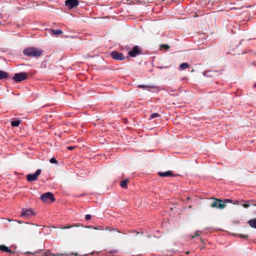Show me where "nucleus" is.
Masks as SVG:
<instances>
[{
  "mask_svg": "<svg viewBox=\"0 0 256 256\" xmlns=\"http://www.w3.org/2000/svg\"><path fill=\"white\" fill-rule=\"evenodd\" d=\"M0 250L4 252H12V251L9 250L8 248L5 246H0Z\"/></svg>",
  "mask_w": 256,
  "mask_h": 256,
  "instance_id": "a211bd4d",
  "label": "nucleus"
},
{
  "mask_svg": "<svg viewBox=\"0 0 256 256\" xmlns=\"http://www.w3.org/2000/svg\"><path fill=\"white\" fill-rule=\"evenodd\" d=\"M50 162L52 164H55L57 162V160L54 158H50Z\"/></svg>",
  "mask_w": 256,
  "mask_h": 256,
  "instance_id": "393cba45",
  "label": "nucleus"
},
{
  "mask_svg": "<svg viewBox=\"0 0 256 256\" xmlns=\"http://www.w3.org/2000/svg\"><path fill=\"white\" fill-rule=\"evenodd\" d=\"M202 233V232L201 231H200V230H196V232H195V234L194 236H192L191 238L193 239L196 236H200Z\"/></svg>",
  "mask_w": 256,
  "mask_h": 256,
  "instance_id": "6ab92c4d",
  "label": "nucleus"
},
{
  "mask_svg": "<svg viewBox=\"0 0 256 256\" xmlns=\"http://www.w3.org/2000/svg\"><path fill=\"white\" fill-rule=\"evenodd\" d=\"M128 179H125L124 180H122V181L120 182V186H121V187L122 188H126L128 187L127 184H128Z\"/></svg>",
  "mask_w": 256,
  "mask_h": 256,
  "instance_id": "dca6fc26",
  "label": "nucleus"
},
{
  "mask_svg": "<svg viewBox=\"0 0 256 256\" xmlns=\"http://www.w3.org/2000/svg\"><path fill=\"white\" fill-rule=\"evenodd\" d=\"M34 214V213L32 209H23L21 214V216H24L28 218Z\"/></svg>",
  "mask_w": 256,
  "mask_h": 256,
  "instance_id": "1a4fd4ad",
  "label": "nucleus"
},
{
  "mask_svg": "<svg viewBox=\"0 0 256 256\" xmlns=\"http://www.w3.org/2000/svg\"><path fill=\"white\" fill-rule=\"evenodd\" d=\"M8 74L3 70H0V80H2L8 78Z\"/></svg>",
  "mask_w": 256,
  "mask_h": 256,
  "instance_id": "2eb2a0df",
  "label": "nucleus"
},
{
  "mask_svg": "<svg viewBox=\"0 0 256 256\" xmlns=\"http://www.w3.org/2000/svg\"><path fill=\"white\" fill-rule=\"evenodd\" d=\"M200 240L202 243H204V240L202 238H200Z\"/></svg>",
  "mask_w": 256,
  "mask_h": 256,
  "instance_id": "c85d7f7f",
  "label": "nucleus"
},
{
  "mask_svg": "<svg viewBox=\"0 0 256 256\" xmlns=\"http://www.w3.org/2000/svg\"><path fill=\"white\" fill-rule=\"evenodd\" d=\"M232 200L230 199H225L224 200L223 202H224V204H226L228 202H232Z\"/></svg>",
  "mask_w": 256,
  "mask_h": 256,
  "instance_id": "bb28decb",
  "label": "nucleus"
},
{
  "mask_svg": "<svg viewBox=\"0 0 256 256\" xmlns=\"http://www.w3.org/2000/svg\"><path fill=\"white\" fill-rule=\"evenodd\" d=\"M78 0H66L65 1V6H68L70 9L76 8L78 5Z\"/></svg>",
  "mask_w": 256,
  "mask_h": 256,
  "instance_id": "6e6552de",
  "label": "nucleus"
},
{
  "mask_svg": "<svg viewBox=\"0 0 256 256\" xmlns=\"http://www.w3.org/2000/svg\"><path fill=\"white\" fill-rule=\"evenodd\" d=\"M2 24V23L0 22V25Z\"/></svg>",
  "mask_w": 256,
  "mask_h": 256,
  "instance_id": "4c0bfd02",
  "label": "nucleus"
},
{
  "mask_svg": "<svg viewBox=\"0 0 256 256\" xmlns=\"http://www.w3.org/2000/svg\"><path fill=\"white\" fill-rule=\"evenodd\" d=\"M21 123H22V120H16L12 121L11 122V125H12V126L15 127V126H18L19 124H21Z\"/></svg>",
  "mask_w": 256,
  "mask_h": 256,
  "instance_id": "f3484780",
  "label": "nucleus"
},
{
  "mask_svg": "<svg viewBox=\"0 0 256 256\" xmlns=\"http://www.w3.org/2000/svg\"><path fill=\"white\" fill-rule=\"evenodd\" d=\"M40 198L44 202L47 204H50L55 200L53 194L50 192H47L42 194Z\"/></svg>",
  "mask_w": 256,
  "mask_h": 256,
  "instance_id": "f03ea898",
  "label": "nucleus"
},
{
  "mask_svg": "<svg viewBox=\"0 0 256 256\" xmlns=\"http://www.w3.org/2000/svg\"><path fill=\"white\" fill-rule=\"evenodd\" d=\"M238 203H239V202H238V201H236V203H234V204H238Z\"/></svg>",
  "mask_w": 256,
  "mask_h": 256,
  "instance_id": "c756f323",
  "label": "nucleus"
},
{
  "mask_svg": "<svg viewBox=\"0 0 256 256\" xmlns=\"http://www.w3.org/2000/svg\"><path fill=\"white\" fill-rule=\"evenodd\" d=\"M142 48L138 46H136L128 52V54L131 57H136L138 55L142 54Z\"/></svg>",
  "mask_w": 256,
  "mask_h": 256,
  "instance_id": "20e7f679",
  "label": "nucleus"
},
{
  "mask_svg": "<svg viewBox=\"0 0 256 256\" xmlns=\"http://www.w3.org/2000/svg\"><path fill=\"white\" fill-rule=\"evenodd\" d=\"M44 254L46 256H55L58 255V254H52L49 250H45V251L44 252Z\"/></svg>",
  "mask_w": 256,
  "mask_h": 256,
  "instance_id": "aec40b11",
  "label": "nucleus"
},
{
  "mask_svg": "<svg viewBox=\"0 0 256 256\" xmlns=\"http://www.w3.org/2000/svg\"><path fill=\"white\" fill-rule=\"evenodd\" d=\"M28 78V76L26 72H21L15 74L12 78L16 82H20Z\"/></svg>",
  "mask_w": 256,
  "mask_h": 256,
  "instance_id": "7ed1b4c3",
  "label": "nucleus"
},
{
  "mask_svg": "<svg viewBox=\"0 0 256 256\" xmlns=\"http://www.w3.org/2000/svg\"><path fill=\"white\" fill-rule=\"evenodd\" d=\"M111 56L116 60H122L125 59L123 54L118 51H113L110 53Z\"/></svg>",
  "mask_w": 256,
  "mask_h": 256,
  "instance_id": "0eeeda50",
  "label": "nucleus"
},
{
  "mask_svg": "<svg viewBox=\"0 0 256 256\" xmlns=\"http://www.w3.org/2000/svg\"><path fill=\"white\" fill-rule=\"evenodd\" d=\"M244 202V203L242 204L241 205L244 208H248L252 205L256 206V201L253 200H249Z\"/></svg>",
  "mask_w": 256,
  "mask_h": 256,
  "instance_id": "9d476101",
  "label": "nucleus"
},
{
  "mask_svg": "<svg viewBox=\"0 0 256 256\" xmlns=\"http://www.w3.org/2000/svg\"><path fill=\"white\" fill-rule=\"evenodd\" d=\"M69 228V227H68V226H65L64 228H65V229H66V228Z\"/></svg>",
  "mask_w": 256,
  "mask_h": 256,
  "instance_id": "7c9ffc66",
  "label": "nucleus"
},
{
  "mask_svg": "<svg viewBox=\"0 0 256 256\" xmlns=\"http://www.w3.org/2000/svg\"><path fill=\"white\" fill-rule=\"evenodd\" d=\"M160 48H164L166 50H168V48H170V46L168 44H163L160 46Z\"/></svg>",
  "mask_w": 256,
  "mask_h": 256,
  "instance_id": "5701e85b",
  "label": "nucleus"
},
{
  "mask_svg": "<svg viewBox=\"0 0 256 256\" xmlns=\"http://www.w3.org/2000/svg\"><path fill=\"white\" fill-rule=\"evenodd\" d=\"M248 224L252 228H256V218L249 220Z\"/></svg>",
  "mask_w": 256,
  "mask_h": 256,
  "instance_id": "4468645a",
  "label": "nucleus"
},
{
  "mask_svg": "<svg viewBox=\"0 0 256 256\" xmlns=\"http://www.w3.org/2000/svg\"><path fill=\"white\" fill-rule=\"evenodd\" d=\"M28 254H32V252H28Z\"/></svg>",
  "mask_w": 256,
  "mask_h": 256,
  "instance_id": "e433bc0d",
  "label": "nucleus"
},
{
  "mask_svg": "<svg viewBox=\"0 0 256 256\" xmlns=\"http://www.w3.org/2000/svg\"><path fill=\"white\" fill-rule=\"evenodd\" d=\"M79 256H87V255L86 254H84V255Z\"/></svg>",
  "mask_w": 256,
  "mask_h": 256,
  "instance_id": "473e14b6",
  "label": "nucleus"
},
{
  "mask_svg": "<svg viewBox=\"0 0 256 256\" xmlns=\"http://www.w3.org/2000/svg\"><path fill=\"white\" fill-rule=\"evenodd\" d=\"M66 132H70V130H68V132H67L66 130H65L64 132L66 133Z\"/></svg>",
  "mask_w": 256,
  "mask_h": 256,
  "instance_id": "2f4dec72",
  "label": "nucleus"
},
{
  "mask_svg": "<svg viewBox=\"0 0 256 256\" xmlns=\"http://www.w3.org/2000/svg\"><path fill=\"white\" fill-rule=\"evenodd\" d=\"M201 248L203 249V248H204V246H202Z\"/></svg>",
  "mask_w": 256,
  "mask_h": 256,
  "instance_id": "f704fd0d",
  "label": "nucleus"
},
{
  "mask_svg": "<svg viewBox=\"0 0 256 256\" xmlns=\"http://www.w3.org/2000/svg\"><path fill=\"white\" fill-rule=\"evenodd\" d=\"M65 255H69L68 254H65Z\"/></svg>",
  "mask_w": 256,
  "mask_h": 256,
  "instance_id": "c9c22d12",
  "label": "nucleus"
},
{
  "mask_svg": "<svg viewBox=\"0 0 256 256\" xmlns=\"http://www.w3.org/2000/svg\"><path fill=\"white\" fill-rule=\"evenodd\" d=\"M41 174V170H38L35 173L32 174H28L26 176V180L28 182H32L36 180L38 176Z\"/></svg>",
  "mask_w": 256,
  "mask_h": 256,
  "instance_id": "39448f33",
  "label": "nucleus"
},
{
  "mask_svg": "<svg viewBox=\"0 0 256 256\" xmlns=\"http://www.w3.org/2000/svg\"><path fill=\"white\" fill-rule=\"evenodd\" d=\"M91 218H92L91 215L88 214L86 216L85 219H86V220H90Z\"/></svg>",
  "mask_w": 256,
  "mask_h": 256,
  "instance_id": "a878e982",
  "label": "nucleus"
},
{
  "mask_svg": "<svg viewBox=\"0 0 256 256\" xmlns=\"http://www.w3.org/2000/svg\"><path fill=\"white\" fill-rule=\"evenodd\" d=\"M138 88H153L154 86H144V85H139V86H138Z\"/></svg>",
  "mask_w": 256,
  "mask_h": 256,
  "instance_id": "b1692460",
  "label": "nucleus"
},
{
  "mask_svg": "<svg viewBox=\"0 0 256 256\" xmlns=\"http://www.w3.org/2000/svg\"><path fill=\"white\" fill-rule=\"evenodd\" d=\"M214 202L211 204L212 208H217L220 209H222L226 206V204L223 201L218 198H214Z\"/></svg>",
  "mask_w": 256,
  "mask_h": 256,
  "instance_id": "423d86ee",
  "label": "nucleus"
},
{
  "mask_svg": "<svg viewBox=\"0 0 256 256\" xmlns=\"http://www.w3.org/2000/svg\"><path fill=\"white\" fill-rule=\"evenodd\" d=\"M75 148V146H68L67 147V149L68 150H72Z\"/></svg>",
  "mask_w": 256,
  "mask_h": 256,
  "instance_id": "cd10ccee",
  "label": "nucleus"
},
{
  "mask_svg": "<svg viewBox=\"0 0 256 256\" xmlns=\"http://www.w3.org/2000/svg\"><path fill=\"white\" fill-rule=\"evenodd\" d=\"M239 237H240L242 238H244V239H248V234H238V236Z\"/></svg>",
  "mask_w": 256,
  "mask_h": 256,
  "instance_id": "4be33fe9",
  "label": "nucleus"
},
{
  "mask_svg": "<svg viewBox=\"0 0 256 256\" xmlns=\"http://www.w3.org/2000/svg\"><path fill=\"white\" fill-rule=\"evenodd\" d=\"M160 115L158 113H154L150 115V118H155L159 117Z\"/></svg>",
  "mask_w": 256,
  "mask_h": 256,
  "instance_id": "412c9836",
  "label": "nucleus"
},
{
  "mask_svg": "<svg viewBox=\"0 0 256 256\" xmlns=\"http://www.w3.org/2000/svg\"><path fill=\"white\" fill-rule=\"evenodd\" d=\"M158 174L160 176H174L171 171H167L166 172H158Z\"/></svg>",
  "mask_w": 256,
  "mask_h": 256,
  "instance_id": "9b49d317",
  "label": "nucleus"
},
{
  "mask_svg": "<svg viewBox=\"0 0 256 256\" xmlns=\"http://www.w3.org/2000/svg\"><path fill=\"white\" fill-rule=\"evenodd\" d=\"M23 53L24 55L30 57H39L42 54V50L34 47L25 48Z\"/></svg>",
  "mask_w": 256,
  "mask_h": 256,
  "instance_id": "f257e3e1",
  "label": "nucleus"
},
{
  "mask_svg": "<svg viewBox=\"0 0 256 256\" xmlns=\"http://www.w3.org/2000/svg\"><path fill=\"white\" fill-rule=\"evenodd\" d=\"M190 67L189 64L186 62L182 63L178 67L179 70H182L188 68Z\"/></svg>",
  "mask_w": 256,
  "mask_h": 256,
  "instance_id": "ddd939ff",
  "label": "nucleus"
},
{
  "mask_svg": "<svg viewBox=\"0 0 256 256\" xmlns=\"http://www.w3.org/2000/svg\"><path fill=\"white\" fill-rule=\"evenodd\" d=\"M74 254L76 256H77L78 255V254H76V253Z\"/></svg>",
  "mask_w": 256,
  "mask_h": 256,
  "instance_id": "72a5a7b5",
  "label": "nucleus"
},
{
  "mask_svg": "<svg viewBox=\"0 0 256 256\" xmlns=\"http://www.w3.org/2000/svg\"><path fill=\"white\" fill-rule=\"evenodd\" d=\"M63 33L62 31L60 30H51L50 34L52 36H58Z\"/></svg>",
  "mask_w": 256,
  "mask_h": 256,
  "instance_id": "f8f14e48",
  "label": "nucleus"
}]
</instances>
